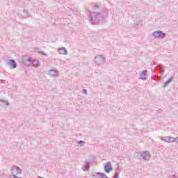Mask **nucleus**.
I'll use <instances>...</instances> for the list:
<instances>
[{"label":"nucleus","mask_w":178,"mask_h":178,"mask_svg":"<svg viewBox=\"0 0 178 178\" xmlns=\"http://www.w3.org/2000/svg\"><path fill=\"white\" fill-rule=\"evenodd\" d=\"M13 176H20L22 175V171L20 167L17 165H13L12 167Z\"/></svg>","instance_id":"f257e3e1"},{"label":"nucleus","mask_w":178,"mask_h":178,"mask_svg":"<svg viewBox=\"0 0 178 178\" xmlns=\"http://www.w3.org/2000/svg\"><path fill=\"white\" fill-rule=\"evenodd\" d=\"M22 62L26 66H30V63H31V58L28 55H25L22 58Z\"/></svg>","instance_id":"f03ea898"},{"label":"nucleus","mask_w":178,"mask_h":178,"mask_svg":"<svg viewBox=\"0 0 178 178\" xmlns=\"http://www.w3.org/2000/svg\"><path fill=\"white\" fill-rule=\"evenodd\" d=\"M104 169L106 173H111V172L113 170V168H112V165H111L110 162L106 163V165H104Z\"/></svg>","instance_id":"7ed1b4c3"},{"label":"nucleus","mask_w":178,"mask_h":178,"mask_svg":"<svg viewBox=\"0 0 178 178\" xmlns=\"http://www.w3.org/2000/svg\"><path fill=\"white\" fill-rule=\"evenodd\" d=\"M153 35L155 38H159V37L165 38V33H161V31H156L153 33Z\"/></svg>","instance_id":"20e7f679"},{"label":"nucleus","mask_w":178,"mask_h":178,"mask_svg":"<svg viewBox=\"0 0 178 178\" xmlns=\"http://www.w3.org/2000/svg\"><path fill=\"white\" fill-rule=\"evenodd\" d=\"M8 65L10 66L11 69H16L17 65L16 64V61L14 60H9Z\"/></svg>","instance_id":"39448f33"},{"label":"nucleus","mask_w":178,"mask_h":178,"mask_svg":"<svg viewBox=\"0 0 178 178\" xmlns=\"http://www.w3.org/2000/svg\"><path fill=\"white\" fill-rule=\"evenodd\" d=\"M58 52H60L61 55H67V49H65L64 47H60L58 49Z\"/></svg>","instance_id":"423d86ee"},{"label":"nucleus","mask_w":178,"mask_h":178,"mask_svg":"<svg viewBox=\"0 0 178 178\" xmlns=\"http://www.w3.org/2000/svg\"><path fill=\"white\" fill-rule=\"evenodd\" d=\"M47 74H48V76H50V77H54V76L56 74V71L49 70L47 72Z\"/></svg>","instance_id":"0eeeda50"},{"label":"nucleus","mask_w":178,"mask_h":178,"mask_svg":"<svg viewBox=\"0 0 178 178\" xmlns=\"http://www.w3.org/2000/svg\"><path fill=\"white\" fill-rule=\"evenodd\" d=\"M143 158L147 161L149 159V158H151V155L149 154V153H148V152H143Z\"/></svg>","instance_id":"6e6552de"},{"label":"nucleus","mask_w":178,"mask_h":178,"mask_svg":"<svg viewBox=\"0 0 178 178\" xmlns=\"http://www.w3.org/2000/svg\"><path fill=\"white\" fill-rule=\"evenodd\" d=\"M32 63L33 66H34L35 67H38V66H40V61L37 59L33 60Z\"/></svg>","instance_id":"1a4fd4ad"},{"label":"nucleus","mask_w":178,"mask_h":178,"mask_svg":"<svg viewBox=\"0 0 178 178\" xmlns=\"http://www.w3.org/2000/svg\"><path fill=\"white\" fill-rule=\"evenodd\" d=\"M99 178H108L106 175L104 173H97Z\"/></svg>","instance_id":"9d476101"},{"label":"nucleus","mask_w":178,"mask_h":178,"mask_svg":"<svg viewBox=\"0 0 178 178\" xmlns=\"http://www.w3.org/2000/svg\"><path fill=\"white\" fill-rule=\"evenodd\" d=\"M170 83H172V79H168V81L165 82L164 84L165 87H168V86H169V84H170Z\"/></svg>","instance_id":"9b49d317"},{"label":"nucleus","mask_w":178,"mask_h":178,"mask_svg":"<svg viewBox=\"0 0 178 178\" xmlns=\"http://www.w3.org/2000/svg\"><path fill=\"white\" fill-rule=\"evenodd\" d=\"M19 176H20V175H12L11 178H22V177H20Z\"/></svg>","instance_id":"f8f14e48"},{"label":"nucleus","mask_w":178,"mask_h":178,"mask_svg":"<svg viewBox=\"0 0 178 178\" xmlns=\"http://www.w3.org/2000/svg\"><path fill=\"white\" fill-rule=\"evenodd\" d=\"M142 74H143V76H145V74H147V71H143Z\"/></svg>","instance_id":"ddd939ff"},{"label":"nucleus","mask_w":178,"mask_h":178,"mask_svg":"<svg viewBox=\"0 0 178 178\" xmlns=\"http://www.w3.org/2000/svg\"><path fill=\"white\" fill-rule=\"evenodd\" d=\"M83 94H87V90H83Z\"/></svg>","instance_id":"4468645a"},{"label":"nucleus","mask_w":178,"mask_h":178,"mask_svg":"<svg viewBox=\"0 0 178 178\" xmlns=\"http://www.w3.org/2000/svg\"><path fill=\"white\" fill-rule=\"evenodd\" d=\"M118 177H119V175H118L117 177H115L114 178H118Z\"/></svg>","instance_id":"2eb2a0df"},{"label":"nucleus","mask_w":178,"mask_h":178,"mask_svg":"<svg viewBox=\"0 0 178 178\" xmlns=\"http://www.w3.org/2000/svg\"><path fill=\"white\" fill-rule=\"evenodd\" d=\"M79 143H83V141L81 140V141H79Z\"/></svg>","instance_id":"dca6fc26"},{"label":"nucleus","mask_w":178,"mask_h":178,"mask_svg":"<svg viewBox=\"0 0 178 178\" xmlns=\"http://www.w3.org/2000/svg\"><path fill=\"white\" fill-rule=\"evenodd\" d=\"M177 143H178V138H177Z\"/></svg>","instance_id":"f3484780"}]
</instances>
